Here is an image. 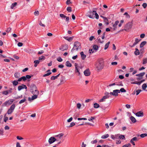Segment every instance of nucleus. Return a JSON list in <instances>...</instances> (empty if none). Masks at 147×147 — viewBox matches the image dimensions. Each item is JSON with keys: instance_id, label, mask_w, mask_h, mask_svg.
<instances>
[{"instance_id": "nucleus-1", "label": "nucleus", "mask_w": 147, "mask_h": 147, "mask_svg": "<svg viewBox=\"0 0 147 147\" xmlns=\"http://www.w3.org/2000/svg\"><path fill=\"white\" fill-rule=\"evenodd\" d=\"M104 61L102 59H100L96 62L95 67L96 70L99 71L102 69L103 68Z\"/></svg>"}, {"instance_id": "nucleus-2", "label": "nucleus", "mask_w": 147, "mask_h": 147, "mask_svg": "<svg viewBox=\"0 0 147 147\" xmlns=\"http://www.w3.org/2000/svg\"><path fill=\"white\" fill-rule=\"evenodd\" d=\"M81 48L80 43L77 41L74 42V47L71 50V52H73L74 51H78L79 49Z\"/></svg>"}, {"instance_id": "nucleus-3", "label": "nucleus", "mask_w": 147, "mask_h": 147, "mask_svg": "<svg viewBox=\"0 0 147 147\" xmlns=\"http://www.w3.org/2000/svg\"><path fill=\"white\" fill-rule=\"evenodd\" d=\"M30 91L32 94L39 93L36 86L34 84H31L30 87Z\"/></svg>"}, {"instance_id": "nucleus-4", "label": "nucleus", "mask_w": 147, "mask_h": 147, "mask_svg": "<svg viewBox=\"0 0 147 147\" xmlns=\"http://www.w3.org/2000/svg\"><path fill=\"white\" fill-rule=\"evenodd\" d=\"M59 140L58 139H56L55 137H51L48 140V142L49 143V144H45V146H49L50 145L52 144L55 141H59Z\"/></svg>"}, {"instance_id": "nucleus-5", "label": "nucleus", "mask_w": 147, "mask_h": 147, "mask_svg": "<svg viewBox=\"0 0 147 147\" xmlns=\"http://www.w3.org/2000/svg\"><path fill=\"white\" fill-rule=\"evenodd\" d=\"M132 26V23L131 22H128L125 26L124 30L126 31L127 30L131 28Z\"/></svg>"}, {"instance_id": "nucleus-6", "label": "nucleus", "mask_w": 147, "mask_h": 147, "mask_svg": "<svg viewBox=\"0 0 147 147\" xmlns=\"http://www.w3.org/2000/svg\"><path fill=\"white\" fill-rule=\"evenodd\" d=\"M16 105L14 104H13L10 107V108L7 111V113L8 114H11L15 108Z\"/></svg>"}, {"instance_id": "nucleus-7", "label": "nucleus", "mask_w": 147, "mask_h": 147, "mask_svg": "<svg viewBox=\"0 0 147 147\" xmlns=\"http://www.w3.org/2000/svg\"><path fill=\"white\" fill-rule=\"evenodd\" d=\"M105 96H103L102 98L99 100V102H102L105 101V100L107 98H108L109 96V93L107 92H106L105 93Z\"/></svg>"}, {"instance_id": "nucleus-8", "label": "nucleus", "mask_w": 147, "mask_h": 147, "mask_svg": "<svg viewBox=\"0 0 147 147\" xmlns=\"http://www.w3.org/2000/svg\"><path fill=\"white\" fill-rule=\"evenodd\" d=\"M13 100L12 99H10L5 102L2 105V107L6 106L11 104Z\"/></svg>"}, {"instance_id": "nucleus-9", "label": "nucleus", "mask_w": 147, "mask_h": 147, "mask_svg": "<svg viewBox=\"0 0 147 147\" xmlns=\"http://www.w3.org/2000/svg\"><path fill=\"white\" fill-rule=\"evenodd\" d=\"M39 94V93H35L34 94H33V95L32 96L31 98H30V97H29L28 98V100L30 101H31L32 100L36 99L37 98Z\"/></svg>"}, {"instance_id": "nucleus-10", "label": "nucleus", "mask_w": 147, "mask_h": 147, "mask_svg": "<svg viewBox=\"0 0 147 147\" xmlns=\"http://www.w3.org/2000/svg\"><path fill=\"white\" fill-rule=\"evenodd\" d=\"M118 93H119V90H115L113 91V92H111L109 94L111 95L117 96L118 95Z\"/></svg>"}, {"instance_id": "nucleus-11", "label": "nucleus", "mask_w": 147, "mask_h": 147, "mask_svg": "<svg viewBox=\"0 0 147 147\" xmlns=\"http://www.w3.org/2000/svg\"><path fill=\"white\" fill-rule=\"evenodd\" d=\"M94 12L91 11H90L87 13V16L90 18H94Z\"/></svg>"}, {"instance_id": "nucleus-12", "label": "nucleus", "mask_w": 147, "mask_h": 147, "mask_svg": "<svg viewBox=\"0 0 147 147\" xmlns=\"http://www.w3.org/2000/svg\"><path fill=\"white\" fill-rule=\"evenodd\" d=\"M119 22L118 20H117L115 21L114 24H113V28H111L113 30H115L117 28V26Z\"/></svg>"}, {"instance_id": "nucleus-13", "label": "nucleus", "mask_w": 147, "mask_h": 147, "mask_svg": "<svg viewBox=\"0 0 147 147\" xmlns=\"http://www.w3.org/2000/svg\"><path fill=\"white\" fill-rule=\"evenodd\" d=\"M84 75L86 76H89L90 74V72L89 69H86L84 72Z\"/></svg>"}, {"instance_id": "nucleus-14", "label": "nucleus", "mask_w": 147, "mask_h": 147, "mask_svg": "<svg viewBox=\"0 0 147 147\" xmlns=\"http://www.w3.org/2000/svg\"><path fill=\"white\" fill-rule=\"evenodd\" d=\"M140 40V39L139 40L138 38H136L135 41V42L132 45H129V46L131 47H133L135 45L137 44L139 42Z\"/></svg>"}, {"instance_id": "nucleus-15", "label": "nucleus", "mask_w": 147, "mask_h": 147, "mask_svg": "<svg viewBox=\"0 0 147 147\" xmlns=\"http://www.w3.org/2000/svg\"><path fill=\"white\" fill-rule=\"evenodd\" d=\"M64 135V134L63 133H61L59 134L58 135L55 136V138H57L56 139H58L60 140V139H61V138Z\"/></svg>"}, {"instance_id": "nucleus-16", "label": "nucleus", "mask_w": 147, "mask_h": 147, "mask_svg": "<svg viewBox=\"0 0 147 147\" xmlns=\"http://www.w3.org/2000/svg\"><path fill=\"white\" fill-rule=\"evenodd\" d=\"M136 116L138 117H143L144 116V114L142 111H140L138 112L135 114Z\"/></svg>"}, {"instance_id": "nucleus-17", "label": "nucleus", "mask_w": 147, "mask_h": 147, "mask_svg": "<svg viewBox=\"0 0 147 147\" xmlns=\"http://www.w3.org/2000/svg\"><path fill=\"white\" fill-rule=\"evenodd\" d=\"M138 140L137 137H134L131 139L130 142L134 146L135 144L134 141H138Z\"/></svg>"}, {"instance_id": "nucleus-18", "label": "nucleus", "mask_w": 147, "mask_h": 147, "mask_svg": "<svg viewBox=\"0 0 147 147\" xmlns=\"http://www.w3.org/2000/svg\"><path fill=\"white\" fill-rule=\"evenodd\" d=\"M80 54L82 59V60L84 59L86 57V55L84 54V52L83 51L81 52L80 53Z\"/></svg>"}, {"instance_id": "nucleus-19", "label": "nucleus", "mask_w": 147, "mask_h": 147, "mask_svg": "<svg viewBox=\"0 0 147 147\" xmlns=\"http://www.w3.org/2000/svg\"><path fill=\"white\" fill-rule=\"evenodd\" d=\"M67 45H64L62 46L60 49L61 50L63 51L67 49Z\"/></svg>"}, {"instance_id": "nucleus-20", "label": "nucleus", "mask_w": 147, "mask_h": 147, "mask_svg": "<svg viewBox=\"0 0 147 147\" xmlns=\"http://www.w3.org/2000/svg\"><path fill=\"white\" fill-rule=\"evenodd\" d=\"M26 100V97H24L23 99L20 100L19 102V104H21L25 102Z\"/></svg>"}, {"instance_id": "nucleus-21", "label": "nucleus", "mask_w": 147, "mask_h": 147, "mask_svg": "<svg viewBox=\"0 0 147 147\" xmlns=\"http://www.w3.org/2000/svg\"><path fill=\"white\" fill-rule=\"evenodd\" d=\"M59 75H60V74H59L56 76H52L51 77V80H55L56 79H57V78L59 76Z\"/></svg>"}, {"instance_id": "nucleus-22", "label": "nucleus", "mask_w": 147, "mask_h": 147, "mask_svg": "<svg viewBox=\"0 0 147 147\" xmlns=\"http://www.w3.org/2000/svg\"><path fill=\"white\" fill-rule=\"evenodd\" d=\"M147 43V42L146 41H144L142 42L140 45V48L143 47L144 45H145Z\"/></svg>"}, {"instance_id": "nucleus-23", "label": "nucleus", "mask_w": 147, "mask_h": 147, "mask_svg": "<svg viewBox=\"0 0 147 147\" xmlns=\"http://www.w3.org/2000/svg\"><path fill=\"white\" fill-rule=\"evenodd\" d=\"M14 76L16 78H19L20 77V74L18 72H16L15 73Z\"/></svg>"}, {"instance_id": "nucleus-24", "label": "nucleus", "mask_w": 147, "mask_h": 147, "mask_svg": "<svg viewBox=\"0 0 147 147\" xmlns=\"http://www.w3.org/2000/svg\"><path fill=\"white\" fill-rule=\"evenodd\" d=\"M34 62V66L35 67H36L39 64L40 61L38 60H35Z\"/></svg>"}, {"instance_id": "nucleus-25", "label": "nucleus", "mask_w": 147, "mask_h": 147, "mask_svg": "<svg viewBox=\"0 0 147 147\" xmlns=\"http://www.w3.org/2000/svg\"><path fill=\"white\" fill-rule=\"evenodd\" d=\"M130 119L132 122L135 123L136 122V119L133 116H131L130 117Z\"/></svg>"}, {"instance_id": "nucleus-26", "label": "nucleus", "mask_w": 147, "mask_h": 147, "mask_svg": "<svg viewBox=\"0 0 147 147\" xmlns=\"http://www.w3.org/2000/svg\"><path fill=\"white\" fill-rule=\"evenodd\" d=\"M119 136L118 134L115 135V136L113 135H111V138L113 140H115L117 138H118V136Z\"/></svg>"}, {"instance_id": "nucleus-27", "label": "nucleus", "mask_w": 147, "mask_h": 147, "mask_svg": "<svg viewBox=\"0 0 147 147\" xmlns=\"http://www.w3.org/2000/svg\"><path fill=\"white\" fill-rule=\"evenodd\" d=\"M145 74V72H142V73H141L139 74H137L136 75V76L142 77L143 76H144Z\"/></svg>"}, {"instance_id": "nucleus-28", "label": "nucleus", "mask_w": 147, "mask_h": 147, "mask_svg": "<svg viewBox=\"0 0 147 147\" xmlns=\"http://www.w3.org/2000/svg\"><path fill=\"white\" fill-rule=\"evenodd\" d=\"M17 3L16 2H15L13 3L11 6V8L13 9L14 7H16L17 5Z\"/></svg>"}, {"instance_id": "nucleus-29", "label": "nucleus", "mask_w": 147, "mask_h": 147, "mask_svg": "<svg viewBox=\"0 0 147 147\" xmlns=\"http://www.w3.org/2000/svg\"><path fill=\"white\" fill-rule=\"evenodd\" d=\"M135 50L136 51L134 52L135 54L136 55H139L140 54V52L138 49L137 48H136L135 49Z\"/></svg>"}, {"instance_id": "nucleus-30", "label": "nucleus", "mask_w": 147, "mask_h": 147, "mask_svg": "<svg viewBox=\"0 0 147 147\" xmlns=\"http://www.w3.org/2000/svg\"><path fill=\"white\" fill-rule=\"evenodd\" d=\"M110 43V42L109 41L105 44L104 48L105 50L107 49L108 48Z\"/></svg>"}, {"instance_id": "nucleus-31", "label": "nucleus", "mask_w": 147, "mask_h": 147, "mask_svg": "<svg viewBox=\"0 0 147 147\" xmlns=\"http://www.w3.org/2000/svg\"><path fill=\"white\" fill-rule=\"evenodd\" d=\"M66 65L67 67H71V64L69 61H67L66 62Z\"/></svg>"}, {"instance_id": "nucleus-32", "label": "nucleus", "mask_w": 147, "mask_h": 147, "mask_svg": "<svg viewBox=\"0 0 147 147\" xmlns=\"http://www.w3.org/2000/svg\"><path fill=\"white\" fill-rule=\"evenodd\" d=\"M109 136V135L108 134H107L104 135H102L101 136V138L102 139H106Z\"/></svg>"}, {"instance_id": "nucleus-33", "label": "nucleus", "mask_w": 147, "mask_h": 147, "mask_svg": "<svg viewBox=\"0 0 147 147\" xmlns=\"http://www.w3.org/2000/svg\"><path fill=\"white\" fill-rule=\"evenodd\" d=\"M140 136L142 138H144L147 136V134L144 133L140 135Z\"/></svg>"}, {"instance_id": "nucleus-34", "label": "nucleus", "mask_w": 147, "mask_h": 147, "mask_svg": "<svg viewBox=\"0 0 147 147\" xmlns=\"http://www.w3.org/2000/svg\"><path fill=\"white\" fill-rule=\"evenodd\" d=\"M99 105L96 103H95L94 104V107L95 108H99Z\"/></svg>"}, {"instance_id": "nucleus-35", "label": "nucleus", "mask_w": 147, "mask_h": 147, "mask_svg": "<svg viewBox=\"0 0 147 147\" xmlns=\"http://www.w3.org/2000/svg\"><path fill=\"white\" fill-rule=\"evenodd\" d=\"M18 81L14 80L12 82V83L14 86H16L18 84Z\"/></svg>"}, {"instance_id": "nucleus-36", "label": "nucleus", "mask_w": 147, "mask_h": 147, "mask_svg": "<svg viewBox=\"0 0 147 147\" xmlns=\"http://www.w3.org/2000/svg\"><path fill=\"white\" fill-rule=\"evenodd\" d=\"M118 137H119L120 139H125V137L124 135H120L118 136Z\"/></svg>"}, {"instance_id": "nucleus-37", "label": "nucleus", "mask_w": 147, "mask_h": 147, "mask_svg": "<svg viewBox=\"0 0 147 147\" xmlns=\"http://www.w3.org/2000/svg\"><path fill=\"white\" fill-rule=\"evenodd\" d=\"M147 87V85L146 84H143L142 88V89L144 90H146V88Z\"/></svg>"}, {"instance_id": "nucleus-38", "label": "nucleus", "mask_w": 147, "mask_h": 147, "mask_svg": "<svg viewBox=\"0 0 147 147\" xmlns=\"http://www.w3.org/2000/svg\"><path fill=\"white\" fill-rule=\"evenodd\" d=\"M93 12H94L95 15L96 16V19H98L99 18V16L97 13L96 12V11H93Z\"/></svg>"}, {"instance_id": "nucleus-39", "label": "nucleus", "mask_w": 147, "mask_h": 147, "mask_svg": "<svg viewBox=\"0 0 147 147\" xmlns=\"http://www.w3.org/2000/svg\"><path fill=\"white\" fill-rule=\"evenodd\" d=\"M98 48V47L96 45H94L93 47V49L95 50V51H97Z\"/></svg>"}, {"instance_id": "nucleus-40", "label": "nucleus", "mask_w": 147, "mask_h": 147, "mask_svg": "<svg viewBox=\"0 0 147 147\" xmlns=\"http://www.w3.org/2000/svg\"><path fill=\"white\" fill-rule=\"evenodd\" d=\"M45 57L44 56H42L41 57H39V60H38L41 61V60H45Z\"/></svg>"}, {"instance_id": "nucleus-41", "label": "nucleus", "mask_w": 147, "mask_h": 147, "mask_svg": "<svg viewBox=\"0 0 147 147\" xmlns=\"http://www.w3.org/2000/svg\"><path fill=\"white\" fill-rule=\"evenodd\" d=\"M142 61V64H146V63H147V58L143 59Z\"/></svg>"}, {"instance_id": "nucleus-42", "label": "nucleus", "mask_w": 147, "mask_h": 147, "mask_svg": "<svg viewBox=\"0 0 147 147\" xmlns=\"http://www.w3.org/2000/svg\"><path fill=\"white\" fill-rule=\"evenodd\" d=\"M23 89V84H22V85L19 86L18 87V90L19 91H20Z\"/></svg>"}, {"instance_id": "nucleus-43", "label": "nucleus", "mask_w": 147, "mask_h": 147, "mask_svg": "<svg viewBox=\"0 0 147 147\" xmlns=\"http://www.w3.org/2000/svg\"><path fill=\"white\" fill-rule=\"evenodd\" d=\"M131 84H137L138 85H140L139 82L135 81L134 82H131Z\"/></svg>"}, {"instance_id": "nucleus-44", "label": "nucleus", "mask_w": 147, "mask_h": 147, "mask_svg": "<svg viewBox=\"0 0 147 147\" xmlns=\"http://www.w3.org/2000/svg\"><path fill=\"white\" fill-rule=\"evenodd\" d=\"M75 125V123L74 122H72L70 123V125L67 126L68 127H73Z\"/></svg>"}, {"instance_id": "nucleus-45", "label": "nucleus", "mask_w": 147, "mask_h": 147, "mask_svg": "<svg viewBox=\"0 0 147 147\" xmlns=\"http://www.w3.org/2000/svg\"><path fill=\"white\" fill-rule=\"evenodd\" d=\"M103 18L104 19V21L105 22H107V23H106V24L107 25L109 23L108 22V20L107 19L106 17H103Z\"/></svg>"}, {"instance_id": "nucleus-46", "label": "nucleus", "mask_w": 147, "mask_h": 147, "mask_svg": "<svg viewBox=\"0 0 147 147\" xmlns=\"http://www.w3.org/2000/svg\"><path fill=\"white\" fill-rule=\"evenodd\" d=\"M75 68V73H78V75L80 76V73L79 71L78 70V68L76 67V68Z\"/></svg>"}, {"instance_id": "nucleus-47", "label": "nucleus", "mask_w": 147, "mask_h": 147, "mask_svg": "<svg viewBox=\"0 0 147 147\" xmlns=\"http://www.w3.org/2000/svg\"><path fill=\"white\" fill-rule=\"evenodd\" d=\"M67 11L69 12H70L71 11V7H68L67 8Z\"/></svg>"}, {"instance_id": "nucleus-48", "label": "nucleus", "mask_w": 147, "mask_h": 147, "mask_svg": "<svg viewBox=\"0 0 147 147\" xmlns=\"http://www.w3.org/2000/svg\"><path fill=\"white\" fill-rule=\"evenodd\" d=\"M119 93L120 92H126V90L124 88H121L120 90H119Z\"/></svg>"}, {"instance_id": "nucleus-49", "label": "nucleus", "mask_w": 147, "mask_h": 147, "mask_svg": "<svg viewBox=\"0 0 147 147\" xmlns=\"http://www.w3.org/2000/svg\"><path fill=\"white\" fill-rule=\"evenodd\" d=\"M141 91V90H136V95H138Z\"/></svg>"}, {"instance_id": "nucleus-50", "label": "nucleus", "mask_w": 147, "mask_h": 147, "mask_svg": "<svg viewBox=\"0 0 147 147\" xmlns=\"http://www.w3.org/2000/svg\"><path fill=\"white\" fill-rule=\"evenodd\" d=\"M81 106V104L80 103H78L77 104V108L79 109L80 108Z\"/></svg>"}, {"instance_id": "nucleus-51", "label": "nucleus", "mask_w": 147, "mask_h": 147, "mask_svg": "<svg viewBox=\"0 0 147 147\" xmlns=\"http://www.w3.org/2000/svg\"><path fill=\"white\" fill-rule=\"evenodd\" d=\"M57 60L59 62H61L63 61V59L60 57H59L58 58Z\"/></svg>"}, {"instance_id": "nucleus-52", "label": "nucleus", "mask_w": 147, "mask_h": 147, "mask_svg": "<svg viewBox=\"0 0 147 147\" xmlns=\"http://www.w3.org/2000/svg\"><path fill=\"white\" fill-rule=\"evenodd\" d=\"M60 16L61 18H65L66 17V16L64 14H60L59 15Z\"/></svg>"}, {"instance_id": "nucleus-53", "label": "nucleus", "mask_w": 147, "mask_h": 147, "mask_svg": "<svg viewBox=\"0 0 147 147\" xmlns=\"http://www.w3.org/2000/svg\"><path fill=\"white\" fill-rule=\"evenodd\" d=\"M9 93V92H8V91H6L3 92H2L3 94L5 95H7Z\"/></svg>"}, {"instance_id": "nucleus-54", "label": "nucleus", "mask_w": 147, "mask_h": 147, "mask_svg": "<svg viewBox=\"0 0 147 147\" xmlns=\"http://www.w3.org/2000/svg\"><path fill=\"white\" fill-rule=\"evenodd\" d=\"M131 146L130 144H128L123 145L122 147H129Z\"/></svg>"}, {"instance_id": "nucleus-55", "label": "nucleus", "mask_w": 147, "mask_h": 147, "mask_svg": "<svg viewBox=\"0 0 147 147\" xmlns=\"http://www.w3.org/2000/svg\"><path fill=\"white\" fill-rule=\"evenodd\" d=\"M142 6L144 8H145L147 6V4L146 3H144Z\"/></svg>"}, {"instance_id": "nucleus-56", "label": "nucleus", "mask_w": 147, "mask_h": 147, "mask_svg": "<svg viewBox=\"0 0 147 147\" xmlns=\"http://www.w3.org/2000/svg\"><path fill=\"white\" fill-rule=\"evenodd\" d=\"M51 74V73L50 72L49 73H48L47 74H45L43 76V77H46V76H48L49 75H50Z\"/></svg>"}, {"instance_id": "nucleus-57", "label": "nucleus", "mask_w": 147, "mask_h": 147, "mask_svg": "<svg viewBox=\"0 0 147 147\" xmlns=\"http://www.w3.org/2000/svg\"><path fill=\"white\" fill-rule=\"evenodd\" d=\"M23 45V43L22 42H19L18 44V46L20 47L22 46Z\"/></svg>"}, {"instance_id": "nucleus-58", "label": "nucleus", "mask_w": 147, "mask_h": 147, "mask_svg": "<svg viewBox=\"0 0 147 147\" xmlns=\"http://www.w3.org/2000/svg\"><path fill=\"white\" fill-rule=\"evenodd\" d=\"M97 142V140H94L93 141H92L91 142V143L92 144H94L96 143Z\"/></svg>"}, {"instance_id": "nucleus-59", "label": "nucleus", "mask_w": 147, "mask_h": 147, "mask_svg": "<svg viewBox=\"0 0 147 147\" xmlns=\"http://www.w3.org/2000/svg\"><path fill=\"white\" fill-rule=\"evenodd\" d=\"M34 14L35 16H38L39 14V12L38 11H36L34 12Z\"/></svg>"}, {"instance_id": "nucleus-60", "label": "nucleus", "mask_w": 147, "mask_h": 147, "mask_svg": "<svg viewBox=\"0 0 147 147\" xmlns=\"http://www.w3.org/2000/svg\"><path fill=\"white\" fill-rule=\"evenodd\" d=\"M72 119H73L72 117H71L69 119H68L67 120V122H71L72 120Z\"/></svg>"}, {"instance_id": "nucleus-61", "label": "nucleus", "mask_w": 147, "mask_h": 147, "mask_svg": "<svg viewBox=\"0 0 147 147\" xmlns=\"http://www.w3.org/2000/svg\"><path fill=\"white\" fill-rule=\"evenodd\" d=\"M98 42H99L101 43H102L104 42V40L101 41V39L100 38L98 39Z\"/></svg>"}, {"instance_id": "nucleus-62", "label": "nucleus", "mask_w": 147, "mask_h": 147, "mask_svg": "<svg viewBox=\"0 0 147 147\" xmlns=\"http://www.w3.org/2000/svg\"><path fill=\"white\" fill-rule=\"evenodd\" d=\"M145 35L144 34H142L140 35V37L141 38H143L144 37Z\"/></svg>"}, {"instance_id": "nucleus-63", "label": "nucleus", "mask_w": 147, "mask_h": 147, "mask_svg": "<svg viewBox=\"0 0 147 147\" xmlns=\"http://www.w3.org/2000/svg\"><path fill=\"white\" fill-rule=\"evenodd\" d=\"M31 76H30L29 75H27L26 76V79H30L31 78Z\"/></svg>"}, {"instance_id": "nucleus-64", "label": "nucleus", "mask_w": 147, "mask_h": 147, "mask_svg": "<svg viewBox=\"0 0 147 147\" xmlns=\"http://www.w3.org/2000/svg\"><path fill=\"white\" fill-rule=\"evenodd\" d=\"M39 24L41 26H43L44 27H45V24H42L41 21L39 23Z\"/></svg>"}]
</instances>
